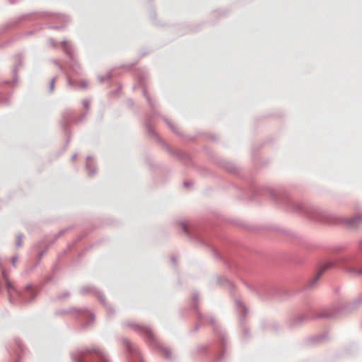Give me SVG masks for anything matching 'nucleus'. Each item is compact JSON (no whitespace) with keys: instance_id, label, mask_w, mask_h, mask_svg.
<instances>
[{"instance_id":"2","label":"nucleus","mask_w":362,"mask_h":362,"mask_svg":"<svg viewBox=\"0 0 362 362\" xmlns=\"http://www.w3.org/2000/svg\"><path fill=\"white\" fill-rule=\"evenodd\" d=\"M6 284H7V287L8 288H13V286H12V284H11V283L10 281H7Z\"/></svg>"},{"instance_id":"1","label":"nucleus","mask_w":362,"mask_h":362,"mask_svg":"<svg viewBox=\"0 0 362 362\" xmlns=\"http://www.w3.org/2000/svg\"><path fill=\"white\" fill-rule=\"evenodd\" d=\"M325 269H322L317 274L316 277H315V280H317L320 276L322 274L323 272H324Z\"/></svg>"}]
</instances>
